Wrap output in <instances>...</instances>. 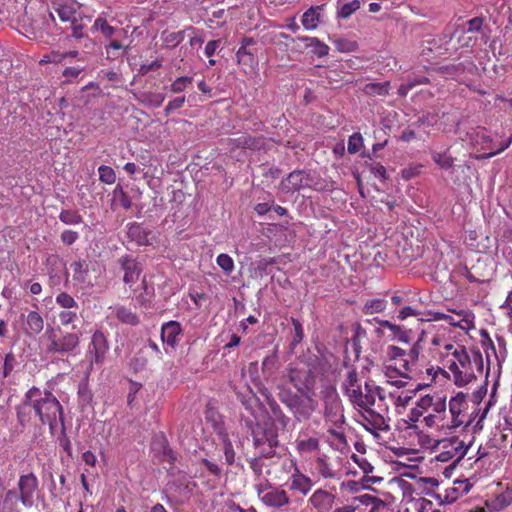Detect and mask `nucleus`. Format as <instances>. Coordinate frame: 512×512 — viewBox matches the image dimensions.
Segmentation results:
<instances>
[{"label": "nucleus", "mask_w": 512, "mask_h": 512, "mask_svg": "<svg viewBox=\"0 0 512 512\" xmlns=\"http://www.w3.org/2000/svg\"><path fill=\"white\" fill-rule=\"evenodd\" d=\"M278 400L291 413L294 423H306L310 421L318 408L315 393L294 392L284 384L277 385Z\"/></svg>", "instance_id": "1"}, {"label": "nucleus", "mask_w": 512, "mask_h": 512, "mask_svg": "<svg viewBox=\"0 0 512 512\" xmlns=\"http://www.w3.org/2000/svg\"><path fill=\"white\" fill-rule=\"evenodd\" d=\"M29 403L32 404L33 412L43 425L48 424L50 431H53L57 417L62 425V433H65L63 407L57 398L48 390H41L38 387L29 389Z\"/></svg>", "instance_id": "2"}, {"label": "nucleus", "mask_w": 512, "mask_h": 512, "mask_svg": "<svg viewBox=\"0 0 512 512\" xmlns=\"http://www.w3.org/2000/svg\"><path fill=\"white\" fill-rule=\"evenodd\" d=\"M49 343L46 347L48 354L70 355L74 354L80 345L81 331L65 332L58 327H50L45 333Z\"/></svg>", "instance_id": "3"}, {"label": "nucleus", "mask_w": 512, "mask_h": 512, "mask_svg": "<svg viewBox=\"0 0 512 512\" xmlns=\"http://www.w3.org/2000/svg\"><path fill=\"white\" fill-rule=\"evenodd\" d=\"M286 376L294 392L315 393L316 375L309 366H290Z\"/></svg>", "instance_id": "4"}, {"label": "nucleus", "mask_w": 512, "mask_h": 512, "mask_svg": "<svg viewBox=\"0 0 512 512\" xmlns=\"http://www.w3.org/2000/svg\"><path fill=\"white\" fill-rule=\"evenodd\" d=\"M321 394L325 418L334 424H343L345 422L343 405L336 387L327 385L324 387Z\"/></svg>", "instance_id": "5"}, {"label": "nucleus", "mask_w": 512, "mask_h": 512, "mask_svg": "<svg viewBox=\"0 0 512 512\" xmlns=\"http://www.w3.org/2000/svg\"><path fill=\"white\" fill-rule=\"evenodd\" d=\"M108 350L109 342L104 333L100 330L95 331L86 354L89 359L88 371H91L94 365L101 366L104 363Z\"/></svg>", "instance_id": "6"}, {"label": "nucleus", "mask_w": 512, "mask_h": 512, "mask_svg": "<svg viewBox=\"0 0 512 512\" xmlns=\"http://www.w3.org/2000/svg\"><path fill=\"white\" fill-rule=\"evenodd\" d=\"M118 264L124 271L123 281L126 284H133L139 280L142 273V265L132 255L126 254L118 259Z\"/></svg>", "instance_id": "7"}, {"label": "nucleus", "mask_w": 512, "mask_h": 512, "mask_svg": "<svg viewBox=\"0 0 512 512\" xmlns=\"http://www.w3.org/2000/svg\"><path fill=\"white\" fill-rule=\"evenodd\" d=\"M311 178L304 170H294L280 183V188L285 193L299 191L310 185Z\"/></svg>", "instance_id": "8"}, {"label": "nucleus", "mask_w": 512, "mask_h": 512, "mask_svg": "<svg viewBox=\"0 0 512 512\" xmlns=\"http://www.w3.org/2000/svg\"><path fill=\"white\" fill-rule=\"evenodd\" d=\"M260 393L265 398V401L277 424L280 425L282 429H286L291 422V417L284 412L278 401L267 388L260 389Z\"/></svg>", "instance_id": "9"}, {"label": "nucleus", "mask_w": 512, "mask_h": 512, "mask_svg": "<svg viewBox=\"0 0 512 512\" xmlns=\"http://www.w3.org/2000/svg\"><path fill=\"white\" fill-rule=\"evenodd\" d=\"M260 393L265 398V401L277 424L280 425L282 429H286L291 422V417L284 412L278 401L267 388L260 389Z\"/></svg>", "instance_id": "10"}, {"label": "nucleus", "mask_w": 512, "mask_h": 512, "mask_svg": "<svg viewBox=\"0 0 512 512\" xmlns=\"http://www.w3.org/2000/svg\"><path fill=\"white\" fill-rule=\"evenodd\" d=\"M291 41L296 43L295 49L299 52H303L305 49L311 47L312 52L318 57H324L329 53V47L325 43L321 42L316 37H297L291 38Z\"/></svg>", "instance_id": "11"}, {"label": "nucleus", "mask_w": 512, "mask_h": 512, "mask_svg": "<svg viewBox=\"0 0 512 512\" xmlns=\"http://www.w3.org/2000/svg\"><path fill=\"white\" fill-rule=\"evenodd\" d=\"M257 426V431H253V444L255 449L265 446L268 443L279 444L278 434L276 428L273 426L263 428L260 425Z\"/></svg>", "instance_id": "12"}, {"label": "nucleus", "mask_w": 512, "mask_h": 512, "mask_svg": "<svg viewBox=\"0 0 512 512\" xmlns=\"http://www.w3.org/2000/svg\"><path fill=\"white\" fill-rule=\"evenodd\" d=\"M127 237L139 246L151 245L152 231L144 228L141 224L133 222L129 224Z\"/></svg>", "instance_id": "13"}, {"label": "nucleus", "mask_w": 512, "mask_h": 512, "mask_svg": "<svg viewBox=\"0 0 512 512\" xmlns=\"http://www.w3.org/2000/svg\"><path fill=\"white\" fill-rule=\"evenodd\" d=\"M37 478L33 473L22 475L19 479L20 500L24 505L30 502L33 492L37 488Z\"/></svg>", "instance_id": "14"}, {"label": "nucleus", "mask_w": 512, "mask_h": 512, "mask_svg": "<svg viewBox=\"0 0 512 512\" xmlns=\"http://www.w3.org/2000/svg\"><path fill=\"white\" fill-rule=\"evenodd\" d=\"M335 496L327 491L319 489L310 498L312 506L319 512H330L333 508Z\"/></svg>", "instance_id": "15"}, {"label": "nucleus", "mask_w": 512, "mask_h": 512, "mask_svg": "<svg viewBox=\"0 0 512 512\" xmlns=\"http://www.w3.org/2000/svg\"><path fill=\"white\" fill-rule=\"evenodd\" d=\"M261 500L265 505L274 508H279L289 503V498L284 490L271 487L261 496Z\"/></svg>", "instance_id": "16"}, {"label": "nucleus", "mask_w": 512, "mask_h": 512, "mask_svg": "<svg viewBox=\"0 0 512 512\" xmlns=\"http://www.w3.org/2000/svg\"><path fill=\"white\" fill-rule=\"evenodd\" d=\"M78 3L71 1V2H63V1H54L53 7L55 11L58 13V16L60 19L64 22L70 21L72 22L77 17V8Z\"/></svg>", "instance_id": "17"}, {"label": "nucleus", "mask_w": 512, "mask_h": 512, "mask_svg": "<svg viewBox=\"0 0 512 512\" xmlns=\"http://www.w3.org/2000/svg\"><path fill=\"white\" fill-rule=\"evenodd\" d=\"M235 393L237 399L241 402L244 408L254 415L255 407L260 404L259 398L256 394L249 387H244L242 390H236Z\"/></svg>", "instance_id": "18"}, {"label": "nucleus", "mask_w": 512, "mask_h": 512, "mask_svg": "<svg viewBox=\"0 0 512 512\" xmlns=\"http://www.w3.org/2000/svg\"><path fill=\"white\" fill-rule=\"evenodd\" d=\"M180 333V324L176 321H170L162 326L161 338L163 342L174 347L177 343V337Z\"/></svg>", "instance_id": "19"}, {"label": "nucleus", "mask_w": 512, "mask_h": 512, "mask_svg": "<svg viewBox=\"0 0 512 512\" xmlns=\"http://www.w3.org/2000/svg\"><path fill=\"white\" fill-rule=\"evenodd\" d=\"M448 368L453 373L454 384L458 387H464L477 378L474 373H464L455 360L449 363Z\"/></svg>", "instance_id": "20"}, {"label": "nucleus", "mask_w": 512, "mask_h": 512, "mask_svg": "<svg viewBox=\"0 0 512 512\" xmlns=\"http://www.w3.org/2000/svg\"><path fill=\"white\" fill-rule=\"evenodd\" d=\"M33 411L32 404L29 403V390L25 393L23 402L16 407L17 420L22 429H24L31 420Z\"/></svg>", "instance_id": "21"}, {"label": "nucleus", "mask_w": 512, "mask_h": 512, "mask_svg": "<svg viewBox=\"0 0 512 512\" xmlns=\"http://www.w3.org/2000/svg\"><path fill=\"white\" fill-rule=\"evenodd\" d=\"M364 389H365V392H363L364 409L366 410V412L375 416L378 420L383 421V417L380 414H377L373 409H371L369 407V406H373L375 404V386L366 382Z\"/></svg>", "instance_id": "22"}, {"label": "nucleus", "mask_w": 512, "mask_h": 512, "mask_svg": "<svg viewBox=\"0 0 512 512\" xmlns=\"http://www.w3.org/2000/svg\"><path fill=\"white\" fill-rule=\"evenodd\" d=\"M44 327V320L41 315L35 311H31L26 319V332L29 334H39Z\"/></svg>", "instance_id": "23"}, {"label": "nucleus", "mask_w": 512, "mask_h": 512, "mask_svg": "<svg viewBox=\"0 0 512 512\" xmlns=\"http://www.w3.org/2000/svg\"><path fill=\"white\" fill-rule=\"evenodd\" d=\"M321 9V6L310 7L307 11L304 12L302 16V25L304 26L305 29H316L320 18V14L317 11Z\"/></svg>", "instance_id": "24"}, {"label": "nucleus", "mask_w": 512, "mask_h": 512, "mask_svg": "<svg viewBox=\"0 0 512 512\" xmlns=\"http://www.w3.org/2000/svg\"><path fill=\"white\" fill-rule=\"evenodd\" d=\"M233 145L236 147L255 150L261 147L262 141L260 138H254L249 135L242 134L233 139Z\"/></svg>", "instance_id": "25"}, {"label": "nucleus", "mask_w": 512, "mask_h": 512, "mask_svg": "<svg viewBox=\"0 0 512 512\" xmlns=\"http://www.w3.org/2000/svg\"><path fill=\"white\" fill-rule=\"evenodd\" d=\"M311 486L312 482L308 477L302 474L292 475L291 489L297 490L306 495L310 491Z\"/></svg>", "instance_id": "26"}, {"label": "nucleus", "mask_w": 512, "mask_h": 512, "mask_svg": "<svg viewBox=\"0 0 512 512\" xmlns=\"http://www.w3.org/2000/svg\"><path fill=\"white\" fill-rule=\"evenodd\" d=\"M387 302L385 299L375 298L369 299L365 302L362 312L366 315L383 312L386 308Z\"/></svg>", "instance_id": "27"}, {"label": "nucleus", "mask_w": 512, "mask_h": 512, "mask_svg": "<svg viewBox=\"0 0 512 512\" xmlns=\"http://www.w3.org/2000/svg\"><path fill=\"white\" fill-rule=\"evenodd\" d=\"M116 317L120 322L124 324L132 326L139 324V318L136 313L132 312L130 309L124 306L116 308Z\"/></svg>", "instance_id": "28"}, {"label": "nucleus", "mask_w": 512, "mask_h": 512, "mask_svg": "<svg viewBox=\"0 0 512 512\" xmlns=\"http://www.w3.org/2000/svg\"><path fill=\"white\" fill-rule=\"evenodd\" d=\"M91 22V18L87 16H80L71 22L72 34L71 36L77 40L84 38L83 29Z\"/></svg>", "instance_id": "29"}, {"label": "nucleus", "mask_w": 512, "mask_h": 512, "mask_svg": "<svg viewBox=\"0 0 512 512\" xmlns=\"http://www.w3.org/2000/svg\"><path fill=\"white\" fill-rule=\"evenodd\" d=\"M390 83H368L364 86L363 92L368 96H385L389 92Z\"/></svg>", "instance_id": "30"}, {"label": "nucleus", "mask_w": 512, "mask_h": 512, "mask_svg": "<svg viewBox=\"0 0 512 512\" xmlns=\"http://www.w3.org/2000/svg\"><path fill=\"white\" fill-rule=\"evenodd\" d=\"M428 83H430L429 78L424 76H416L412 79H408L406 83L401 84L398 89V94L404 97L416 86Z\"/></svg>", "instance_id": "31"}, {"label": "nucleus", "mask_w": 512, "mask_h": 512, "mask_svg": "<svg viewBox=\"0 0 512 512\" xmlns=\"http://www.w3.org/2000/svg\"><path fill=\"white\" fill-rule=\"evenodd\" d=\"M237 62L245 66L251 67L255 59V50L240 46L236 53Z\"/></svg>", "instance_id": "32"}, {"label": "nucleus", "mask_w": 512, "mask_h": 512, "mask_svg": "<svg viewBox=\"0 0 512 512\" xmlns=\"http://www.w3.org/2000/svg\"><path fill=\"white\" fill-rule=\"evenodd\" d=\"M466 401V394L463 392H458L454 397L451 398L449 402V410L452 414V417H458L462 412V405Z\"/></svg>", "instance_id": "33"}, {"label": "nucleus", "mask_w": 512, "mask_h": 512, "mask_svg": "<svg viewBox=\"0 0 512 512\" xmlns=\"http://www.w3.org/2000/svg\"><path fill=\"white\" fill-rule=\"evenodd\" d=\"M185 31L168 32L167 30L162 33V39L167 47H176L184 39Z\"/></svg>", "instance_id": "34"}, {"label": "nucleus", "mask_w": 512, "mask_h": 512, "mask_svg": "<svg viewBox=\"0 0 512 512\" xmlns=\"http://www.w3.org/2000/svg\"><path fill=\"white\" fill-rule=\"evenodd\" d=\"M359 8H360L359 0H353L349 3H345L338 9L337 17L346 19V18L350 17Z\"/></svg>", "instance_id": "35"}, {"label": "nucleus", "mask_w": 512, "mask_h": 512, "mask_svg": "<svg viewBox=\"0 0 512 512\" xmlns=\"http://www.w3.org/2000/svg\"><path fill=\"white\" fill-rule=\"evenodd\" d=\"M452 355L461 368H467L469 365H471V357L469 356L464 346L460 349H455Z\"/></svg>", "instance_id": "36"}, {"label": "nucleus", "mask_w": 512, "mask_h": 512, "mask_svg": "<svg viewBox=\"0 0 512 512\" xmlns=\"http://www.w3.org/2000/svg\"><path fill=\"white\" fill-rule=\"evenodd\" d=\"M56 303L59 304L65 310L67 309H79L77 302L72 296L66 292H61L56 296Z\"/></svg>", "instance_id": "37"}, {"label": "nucleus", "mask_w": 512, "mask_h": 512, "mask_svg": "<svg viewBox=\"0 0 512 512\" xmlns=\"http://www.w3.org/2000/svg\"><path fill=\"white\" fill-rule=\"evenodd\" d=\"M223 453L226 463L228 465H233L236 460V453L227 435L223 438Z\"/></svg>", "instance_id": "38"}, {"label": "nucleus", "mask_w": 512, "mask_h": 512, "mask_svg": "<svg viewBox=\"0 0 512 512\" xmlns=\"http://www.w3.org/2000/svg\"><path fill=\"white\" fill-rule=\"evenodd\" d=\"M432 159L435 163H437L442 169H450L453 166V158L446 153H432Z\"/></svg>", "instance_id": "39"}, {"label": "nucleus", "mask_w": 512, "mask_h": 512, "mask_svg": "<svg viewBox=\"0 0 512 512\" xmlns=\"http://www.w3.org/2000/svg\"><path fill=\"white\" fill-rule=\"evenodd\" d=\"M74 273V279L77 281H85V276L88 273V265L85 261H77L71 264Z\"/></svg>", "instance_id": "40"}, {"label": "nucleus", "mask_w": 512, "mask_h": 512, "mask_svg": "<svg viewBox=\"0 0 512 512\" xmlns=\"http://www.w3.org/2000/svg\"><path fill=\"white\" fill-rule=\"evenodd\" d=\"M59 219L65 223V224H79L82 222V217L73 210H63L60 215Z\"/></svg>", "instance_id": "41"}, {"label": "nucleus", "mask_w": 512, "mask_h": 512, "mask_svg": "<svg viewBox=\"0 0 512 512\" xmlns=\"http://www.w3.org/2000/svg\"><path fill=\"white\" fill-rule=\"evenodd\" d=\"M346 395L349 397L352 403L355 405L364 408V399H363V392L361 390L360 386H357L352 389H347L345 391Z\"/></svg>", "instance_id": "42"}, {"label": "nucleus", "mask_w": 512, "mask_h": 512, "mask_svg": "<svg viewBox=\"0 0 512 512\" xmlns=\"http://www.w3.org/2000/svg\"><path fill=\"white\" fill-rule=\"evenodd\" d=\"M59 320L63 326L72 324L78 318V309H67L59 313Z\"/></svg>", "instance_id": "43"}, {"label": "nucleus", "mask_w": 512, "mask_h": 512, "mask_svg": "<svg viewBox=\"0 0 512 512\" xmlns=\"http://www.w3.org/2000/svg\"><path fill=\"white\" fill-rule=\"evenodd\" d=\"M277 364V356L271 354L266 356L262 361V371L265 375L270 376L274 373Z\"/></svg>", "instance_id": "44"}, {"label": "nucleus", "mask_w": 512, "mask_h": 512, "mask_svg": "<svg viewBox=\"0 0 512 512\" xmlns=\"http://www.w3.org/2000/svg\"><path fill=\"white\" fill-rule=\"evenodd\" d=\"M363 144V138L360 133H354L349 137L347 151L350 154L357 153Z\"/></svg>", "instance_id": "45"}, {"label": "nucleus", "mask_w": 512, "mask_h": 512, "mask_svg": "<svg viewBox=\"0 0 512 512\" xmlns=\"http://www.w3.org/2000/svg\"><path fill=\"white\" fill-rule=\"evenodd\" d=\"M333 43L339 52H352L357 48V43L355 41L347 39L337 38L333 40Z\"/></svg>", "instance_id": "46"}, {"label": "nucleus", "mask_w": 512, "mask_h": 512, "mask_svg": "<svg viewBox=\"0 0 512 512\" xmlns=\"http://www.w3.org/2000/svg\"><path fill=\"white\" fill-rule=\"evenodd\" d=\"M94 28L100 30L106 38H110L115 32V28L110 26L103 18H97L95 20Z\"/></svg>", "instance_id": "47"}, {"label": "nucleus", "mask_w": 512, "mask_h": 512, "mask_svg": "<svg viewBox=\"0 0 512 512\" xmlns=\"http://www.w3.org/2000/svg\"><path fill=\"white\" fill-rule=\"evenodd\" d=\"M98 171L100 175V180L102 182L107 184H112L115 182L116 175L111 167L102 165L99 167Z\"/></svg>", "instance_id": "48"}, {"label": "nucleus", "mask_w": 512, "mask_h": 512, "mask_svg": "<svg viewBox=\"0 0 512 512\" xmlns=\"http://www.w3.org/2000/svg\"><path fill=\"white\" fill-rule=\"evenodd\" d=\"M316 469L318 473L324 478H334L335 473L330 468L329 464L323 459L318 458L316 461Z\"/></svg>", "instance_id": "49"}, {"label": "nucleus", "mask_w": 512, "mask_h": 512, "mask_svg": "<svg viewBox=\"0 0 512 512\" xmlns=\"http://www.w3.org/2000/svg\"><path fill=\"white\" fill-rule=\"evenodd\" d=\"M193 81L192 77L188 76H182L177 78L172 84H171V91L173 93H179L186 89V87L191 84Z\"/></svg>", "instance_id": "50"}, {"label": "nucleus", "mask_w": 512, "mask_h": 512, "mask_svg": "<svg viewBox=\"0 0 512 512\" xmlns=\"http://www.w3.org/2000/svg\"><path fill=\"white\" fill-rule=\"evenodd\" d=\"M217 264L226 273H230L234 269L233 259L229 255L224 254V253L220 254L217 257Z\"/></svg>", "instance_id": "51"}, {"label": "nucleus", "mask_w": 512, "mask_h": 512, "mask_svg": "<svg viewBox=\"0 0 512 512\" xmlns=\"http://www.w3.org/2000/svg\"><path fill=\"white\" fill-rule=\"evenodd\" d=\"M291 322L294 327V336H293L291 345L294 347L303 340L304 332H303L302 324L300 323V321L298 319L291 318Z\"/></svg>", "instance_id": "52"}, {"label": "nucleus", "mask_w": 512, "mask_h": 512, "mask_svg": "<svg viewBox=\"0 0 512 512\" xmlns=\"http://www.w3.org/2000/svg\"><path fill=\"white\" fill-rule=\"evenodd\" d=\"M279 444H272V443H268L267 445L265 446H262V447H259L257 448V456L264 459V458H272L275 456L276 452H275V448L278 446Z\"/></svg>", "instance_id": "53"}, {"label": "nucleus", "mask_w": 512, "mask_h": 512, "mask_svg": "<svg viewBox=\"0 0 512 512\" xmlns=\"http://www.w3.org/2000/svg\"><path fill=\"white\" fill-rule=\"evenodd\" d=\"M114 194L117 195L119 194V200H120V203H121V206L124 208V209H129L131 208L132 206V201L131 199L129 198V196L126 194V192H124V190L122 189L121 186H117L114 190Z\"/></svg>", "instance_id": "54"}, {"label": "nucleus", "mask_w": 512, "mask_h": 512, "mask_svg": "<svg viewBox=\"0 0 512 512\" xmlns=\"http://www.w3.org/2000/svg\"><path fill=\"white\" fill-rule=\"evenodd\" d=\"M351 458L356 464H358L364 474L368 475L373 471V466L366 459L360 458L356 454H353Z\"/></svg>", "instance_id": "55"}, {"label": "nucleus", "mask_w": 512, "mask_h": 512, "mask_svg": "<svg viewBox=\"0 0 512 512\" xmlns=\"http://www.w3.org/2000/svg\"><path fill=\"white\" fill-rule=\"evenodd\" d=\"M319 441L316 438H309L307 440L301 441L298 444V448L303 451H313L318 449Z\"/></svg>", "instance_id": "56"}, {"label": "nucleus", "mask_w": 512, "mask_h": 512, "mask_svg": "<svg viewBox=\"0 0 512 512\" xmlns=\"http://www.w3.org/2000/svg\"><path fill=\"white\" fill-rule=\"evenodd\" d=\"M15 362V356L12 353L6 354L3 365V377H7L11 373Z\"/></svg>", "instance_id": "57"}, {"label": "nucleus", "mask_w": 512, "mask_h": 512, "mask_svg": "<svg viewBox=\"0 0 512 512\" xmlns=\"http://www.w3.org/2000/svg\"><path fill=\"white\" fill-rule=\"evenodd\" d=\"M202 464L206 467V469L212 474L214 475L215 477H218L220 478L221 475H222V470L221 468L215 464L214 462L206 459V458H203L201 460Z\"/></svg>", "instance_id": "58"}, {"label": "nucleus", "mask_w": 512, "mask_h": 512, "mask_svg": "<svg viewBox=\"0 0 512 512\" xmlns=\"http://www.w3.org/2000/svg\"><path fill=\"white\" fill-rule=\"evenodd\" d=\"M421 315V312L417 309L411 307V306H404L399 310L397 318L399 320H405L407 317L410 316H419Z\"/></svg>", "instance_id": "59"}, {"label": "nucleus", "mask_w": 512, "mask_h": 512, "mask_svg": "<svg viewBox=\"0 0 512 512\" xmlns=\"http://www.w3.org/2000/svg\"><path fill=\"white\" fill-rule=\"evenodd\" d=\"M185 102V96L176 97L168 103L165 108V114L169 115L172 111L177 110L183 106Z\"/></svg>", "instance_id": "60"}, {"label": "nucleus", "mask_w": 512, "mask_h": 512, "mask_svg": "<svg viewBox=\"0 0 512 512\" xmlns=\"http://www.w3.org/2000/svg\"><path fill=\"white\" fill-rule=\"evenodd\" d=\"M357 382H358L357 373H356L355 369H352L351 371L348 372L347 378H346L345 382L343 383L344 390L347 391V389H352V388L357 387Z\"/></svg>", "instance_id": "61"}, {"label": "nucleus", "mask_w": 512, "mask_h": 512, "mask_svg": "<svg viewBox=\"0 0 512 512\" xmlns=\"http://www.w3.org/2000/svg\"><path fill=\"white\" fill-rule=\"evenodd\" d=\"M249 465H250V468L252 469V471L255 473L256 476H261L262 475V469H263V466H264V462H263V459L256 456L254 458H252L250 461H249Z\"/></svg>", "instance_id": "62"}, {"label": "nucleus", "mask_w": 512, "mask_h": 512, "mask_svg": "<svg viewBox=\"0 0 512 512\" xmlns=\"http://www.w3.org/2000/svg\"><path fill=\"white\" fill-rule=\"evenodd\" d=\"M162 66V63L160 60H155L150 64H142L139 68V74L146 75L147 73L151 71H156Z\"/></svg>", "instance_id": "63"}, {"label": "nucleus", "mask_w": 512, "mask_h": 512, "mask_svg": "<svg viewBox=\"0 0 512 512\" xmlns=\"http://www.w3.org/2000/svg\"><path fill=\"white\" fill-rule=\"evenodd\" d=\"M78 239V233L72 230H65L61 234V240L67 245H72Z\"/></svg>", "instance_id": "64"}]
</instances>
